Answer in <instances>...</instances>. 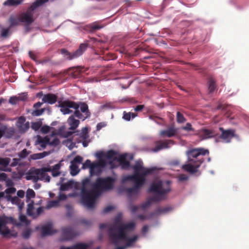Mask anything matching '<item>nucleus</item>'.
<instances>
[{
  "mask_svg": "<svg viewBox=\"0 0 249 249\" xmlns=\"http://www.w3.org/2000/svg\"><path fill=\"white\" fill-rule=\"evenodd\" d=\"M89 182L90 179L89 178H86L83 181L81 200L83 205L87 208L93 209L95 207V200L98 196L102 192L113 189L115 179L110 177L98 178L91 185L92 190H88L85 185Z\"/></svg>",
  "mask_w": 249,
  "mask_h": 249,
  "instance_id": "obj_1",
  "label": "nucleus"
},
{
  "mask_svg": "<svg viewBox=\"0 0 249 249\" xmlns=\"http://www.w3.org/2000/svg\"><path fill=\"white\" fill-rule=\"evenodd\" d=\"M135 227V223L130 222L126 224L120 223L117 224V222L112 226L108 230L109 239L112 244L117 246L122 241H125V245L120 247H124V249L132 246L138 239V236L134 235L131 238L127 236L126 231H132Z\"/></svg>",
  "mask_w": 249,
  "mask_h": 249,
  "instance_id": "obj_2",
  "label": "nucleus"
},
{
  "mask_svg": "<svg viewBox=\"0 0 249 249\" xmlns=\"http://www.w3.org/2000/svg\"><path fill=\"white\" fill-rule=\"evenodd\" d=\"M143 162L141 160L136 161L132 167L134 173L131 175L124 177L123 179V182L132 181L134 183L133 187L126 189V192L129 195L138 194L140 189L145 182V177L153 174L156 170V167L147 168L143 167Z\"/></svg>",
  "mask_w": 249,
  "mask_h": 249,
  "instance_id": "obj_3",
  "label": "nucleus"
},
{
  "mask_svg": "<svg viewBox=\"0 0 249 249\" xmlns=\"http://www.w3.org/2000/svg\"><path fill=\"white\" fill-rule=\"evenodd\" d=\"M172 182L170 180L162 181L160 179H156L153 181L148 188L149 193L157 194L148 198L145 202L142 203L140 208L144 210L148 207L153 202H159L165 198V196L172 190Z\"/></svg>",
  "mask_w": 249,
  "mask_h": 249,
  "instance_id": "obj_4",
  "label": "nucleus"
},
{
  "mask_svg": "<svg viewBox=\"0 0 249 249\" xmlns=\"http://www.w3.org/2000/svg\"><path fill=\"white\" fill-rule=\"evenodd\" d=\"M208 153V150L203 148H193L187 151V162L182 165L181 168L192 174L197 172L198 168L204 161L200 156H204Z\"/></svg>",
  "mask_w": 249,
  "mask_h": 249,
  "instance_id": "obj_5",
  "label": "nucleus"
},
{
  "mask_svg": "<svg viewBox=\"0 0 249 249\" xmlns=\"http://www.w3.org/2000/svg\"><path fill=\"white\" fill-rule=\"evenodd\" d=\"M106 165L107 162L104 159H100L93 162H91L89 160H87L83 163L82 168L84 169L89 168L91 176L93 175L99 176Z\"/></svg>",
  "mask_w": 249,
  "mask_h": 249,
  "instance_id": "obj_6",
  "label": "nucleus"
},
{
  "mask_svg": "<svg viewBox=\"0 0 249 249\" xmlns=\"http://www.w3.org/2000/svg\"><path fill=\"white\" fill-rule=\"evenodd\" d=\"M88 44L82 43L81 44L79 47V48L73 53H70L65 49H62L61 50V53L62 54L64 55V56L68 60H72L75 59L80 56H81L83 53L86 51L87 48Z\"/></svg>",
  "mask_w": 249,
  "mask_h": 249,
  "instance_id": "obj_7",
  "label": "nucleus"
},
{
  "mask_svg": "<svg viewBox=\"0 0 249 249\" xmlns=\"http://www.w3.org/2000/svg\"><path fill=\"white\" fill-rule=\"evenodd\" d=\"M58 107H60V111L63 114L66 115L72 112V110L70 108L77 109L79 107V105L75 102L67 100L58 101Z\"/></svg>",
  "mask_w": 249,
  "mask_h": 249,
  "instance_id": "obj_8",
  "label": "nucleus"
},
{
  "mask_svg": "<svg viewBox=\"0 0 249 249\" xmlns=\"http://www.w3.org/2000/svg\"><path fill=\"white\" fill-rule=\"evenodd\" d=\"M35 11L29 7L25 12H22L19 15L21 22L24 23L27 25L32 24L35 20L33 15Z\"/></svg>",
  "mask_w": 249,
  "mask_h": 249,
  "instance_id": "obj_9",
  "label": "nucleus"
},
{
  "mask_svg": "<svg viewBox=\"0 0 249 249\" xmlns=\"http://www.w3.org/2000/svg\"><path fill=\"white\" fill-rule=\"evenodd\" d=\"M197 134L201 140H206L217 136V133L213 129L202 128L198 131Z\"/></svg>",
  "mask_w": 249,
  "mask_h": 249,
  "instance_id": "obj_10",
  "label": "nucleus"
},
{
  "mask_svg": "<svg viewBox=\"0 0 249 249\" xmlns=\"http://www.w3.org/2000/svg\"><path fill=\"white\" fill-rule=\"evenodd\" d=\"M219 129L221 132L219 137L225 142H230L231 139L235 136V130L234 129H229L225 130L222 127H220Z\"/></svg>",
  "mask_w": 249,
  "mask_h": 249,
  "instance_id": "obj_11",
  "label": "nucleus"
},
{
  "mask_svg": "<svg viewBox=\"0 0 249 249\" xmlns=\"http://www.w3.org/2000/svg\"><path fill=\"white\" fill-rule=\"evenodd\" d=\"M172 140L166 141H157L155 142V147L150 149V151L156 153L160 151L162 149L168 148L169 146V144L172 143Z\"/></svg>",
  "mask_w": 249,
  "mask_h": 249,
  "instance_id": "obj_12",
  "label": "nucleus"
},
{
  "mask_svg": "<svg viewBox=\"0 0 249 249\" xmlns=\"http://www.w3.org/2000/svg\"><path fill=\"white\" fill-rule=\"evenodd\" d=\"M117 152L113 150H110L107 151L104 155V157L109 160L108 163L110 165L111 168H115L117 166L114 163L115 161L117 160V158L116 157Z\"/></svg>",
  "mask_w": 249,
  "mask_h": 249,
  "instance_id": "obj_13",
  "label": "nucleus"
},
{
  "mask_svg": "<svg viewBox=\"0 0 249 249\" xmlns=\"http://www.w3.org/2000/svg\"><path fill=\"white\" fill-rule=\"evenodd\" d=\"M39 169H31L26 174L25 178L27 180H32L36 182L39 180Z\"/></svg>",
  "mask_w": 249,
  "mask_h": 249,
  "instance_id": "obj_14",
  "label": "nucleus"
},
{
  "mask_svg": "<svg viewBox=\"0 0 249 249\" xmlns=\"http://www.w3.org/2000/svg\"><path fill=\"white\" fill-rule=\"evenodd\" d=\"M62 235L64 240H69L76 236V233L72 228L68 227L63 229Z\"/></svg>",
  "mask_w": 249,
  "mask_h": 249,
  "instance_id": "obj_15",
  "label": "nucleus"
},
{
  "mask_svg": "<svg viewBox=\"0 0 249 249\" xmlns=\"http://www.w3.org/2000/svg\"><path fill=\"white\" fill-rule=\"evenodd\" d=\"M178 132V129L174 127L173 126L168 127L166 130H161L160 132V135L162 137H167L171 138L177 135Z\"/></svg>",
  "mask_w": 249,
  "mask_h": 249,
  "instance_id": "obj_16",
  "label": "nucleus"
},
{
  "mask_svg": "<svg viewBox=\"0 0 249 249\" xmlns=\"http://www.w3.org/2000/svg\"><path fill=\"white\" fill-rule=\"evenodd\" d=\"M25 119L23 117L19 118L17 122V126L21 132H25L29 128V122L25 123Z\"/></svg>",
  "mask_w": 249,
  "mask_h": 249,
  "instance_id": "obj_17",
  "label": "nucleus"
},
{
  "mask_svg": "<svg viewBox=\"0 0 249 249\" xmlns=\"http://www.w3.org/2000/svg\"><path fill=\"white\" fill-rule=\"evenodd\" d=\"M56 232L57 231L52 229V224L51 223H48L41 228V236L42 237L52 235Z\"/></svg>",
  "mask_w": 249,
  "mask_h": 249,
  "instance_id": "obj_18",
  "label": "nucleus"
},
{
  "mask_svg": "<svg viewBox=\"0 0 249 249\" xmlns=\"http://www.w3.org/2000/svg\"><path fill=\"white\" fill-rule=\"evenodd\" d=\"M123 169H127L130 167V162L126 160V154L120 155L117 160Z\"/></svg>",
  "mask_w": 249,
  "mask_h": 249,
  "instance_id": "obj_19",
  "label": "nucleus"
},
{
  "mask_svg": "<svg viewBox=\"0 0 249 249\" xmlns=\"http://www.w3.org/2000/svg\"><path fill=\"white\" fill-rule=\"evenodd\" d=\"M57 97L53 94L48 93L43 96L42 101L43 103H47L50 104H53L57 101Z\"/></svg>",
  "mask_w": 249,
  "mask_h": 249,
  "instance_id": "obj_20",
  "label": "nucleus"
},
{
  "mask_svg": "<svg viewBox=\"0 0 249 249\" xmlns=\"http://www.w3.org/2000/svg\"><path fill=\"white\" fill-rule=\"evenodd\" d=\"M49 143V138L48 137H42L40 136H37L36 144L39 145L41 148L44 149Z\"/></svg>",
  "mask_w": 249,
  "mask_h": 249,
  "instance_id": "obj_21",
  "label": "nucleus"
},
{
  "mask_svg": "<svg viewBox=\"0 0 249 249\" xmlns=\"http://www.w3.org/2000/svg\"><path fill=\"white\" fill-rule=\"evenodd\" d=\"M6 223L5 220L2 218H0V234H1L4 236H9L11 235L10 230L7 228L5 227L3 230H2Z\"/></svg>",
  "mask_w": 249,
  "mask_h": 249,
  "instance_id": "obj_22",
  "label": "nucleus"
},
{
  "mask_svg": "<svg viewBox=\"0 0 249 249\" xmlns=\"http://www.w3.org/2000/svg\"><path fill=\"white\" fill-rule=\"evenodd\" d=\"M68 123L70 126V130H75L79 125L80 122L74 118V115H71L68 119Z\"/></svg>",
  "mask_w": 249,
  "mask_h": 249,
  "instance_id": "obj_23",
  "label": "nucleus"
},
{
  "mask_svg": "<svg viewBox=\"0 0 249 249\" xmlns=\"http://www.w3.org/2000/svg\"><path fill=\"white\" fill-rule=\"evenodd\" d=\"M172 210V208L170 206H167L164 208L159 207L156 209L155 212L150 214V216L152 217L155 215H160L162 213H167L171 212Z\"/></svg>",
  "mask_w": 249,
  "mask_h": 249,
  "instance_id": "obj_24",
  "label": "nucleus"
},
{
  "mask_svg": "<svg viewBox=\"0 0 249 249\" xmlns=\"http://www.w3.org/2000/svg\"><path fill=\"white\" fill-rule=\"evenodd\" d=\"M9 22L10 23L9 28L19 25L21 22L19 15L11 16L9 18Z\"/></svg>",
  "mask_w": 249,
  "mask_h": 249,
  "instance_id": "obj_25",
  "label": "nucleus"
},
{
  "mask_svg": "<svg viewBox=\"0 0 249 249\" xmlns=\"http://www.w3.org/2000/svg\"><path fill=\"white\" fill-rule=\"evenodd\" d=\"M10 159L9 158H1L0 157V165L3 166V167L0 168V170L4 171H10L8 169H6V167L8 166L10 162Z\"/></svg>",
  "mask_w": 249,
  "mask_h": 249,
  "instance_id": "obj_26",
  "label": "nucleus"
},
{
  "mask_svg": "<svg viewBox=\"0 0 249 249\" xmlns=\"http://www.w3.org/2000/svg\"><path fill=\"white\" fill-rule=\"evenodd\" d=\"M48 1L49 0H36L29 7L35 11L36 8L42 6Z\"/></svg>",
  "mask_w": 249,
  "mask_h": 249,
  "instance_id": "obj_27",
  "label": "nucleus"
},
{
  "mask_svg": "<svg viewBox=\"0 0 249 249\" xmlns=\"http://www.w3.org/2000/svg\"><path fill=\"white\" fill-rule=\"evenodd\" d=\"M78 104L79 105L80 111L86 116H87L88 117H89L90 113L89 112L87 104L85 103H80Z\"/></svg>",
  "mask_w": 249,
  "mask_h": 249,
  "instance_id": "obj_28",
  "label": "nucleus"
},
{
  "mask_svg": "<svg viewBox=\"0 0 249 249\" xmlns=\"http://www.w3.org/2000/svg\"><path fill=\"white\" fill-rule=\"evenodd\" d=\"M81 68L80 67L72 68L70 69V74L73 78L78 77L80 74Z\"/></svg>",
  "mask_w": 249,
  "mask_h": 249,
  "instance_id": "obj_29",
  "label": "nucleus"
},
{
  "mask_svg": "<svg viewBox=\"0 0 249 249\" xmlns=\"http://www.w3.org/2000/svg\"><path fill=\"white\" fill-rule=\"evenodd\" d=\"M24 0H7L4 3V5L13 6H18L21 4Z\"/></svg>",
  "mask_w": 249,
  "mask_h": 249,
  "instance_id": "obj_30",
  "label": "nucleus"
},
{
  "mask_svg": "<svg viewBox=\"0 0 249 249\" xmlns=\"http://www.w3.org/2000/svg\"><path fill=\"white\" fill-rule=\"evenodd\" d=\"M87 246L85 244L79 243L69 247L62 246L60 249H87Z\"/></svg>",
  "mask_w": 249,
  "mask_h": 249,
  "instance_id": "obj_31",
  "label": "nucleus"
},
{
  "mask_svg": "<svg viewBox=\"0 0 249 249\" xmlns=\"http://www.w3.org/2000/svg\"><path fill=\"white\" fill-rule=\"evenodd\" d=\"M208 90L210 93H213L216 88L215 81L212 78H209L208 82Z\"/></svg>",
  "mask_w": 249,
  "mask_h": 249,
  "instance_id": "obj_32",
  "label": "nucleus"
},
{
  "mask_svg": "<svg viewBox=\"0 0 249 249\" xmlns=\"http://www.w3.org/2000/svg\"><path fill=\"white\" fill-rule=\"evenodd\" d=\"M61 164L60 163L55 164L52 167V176L54 177H58L60 175L59 170L61 168Z\"/></svg>",
  "mask_w": 249,
  "mask_h": 249,
  "instance_id": "obj_33",
  "label": "nucleus"
},
{
  "mask_svg": "<svg viewBox=\"0 0 249 249\" xmlns=\"http://www.w3.org/2000/svg\"><path fill=\"white\" fill-rule=\"evenodd\" d=\"M39 180H44L46 182H50V177L45 172L43 171L41 169H39Z\"/></svg>",
  "mask_w": 249,
  "mask_h": 249,
  "instance_id": "obj_34",
  "label": "nucleus"
},
{
  "mask_svg": "<svg viewBox=\"0 0 249 249\" xmlns=\"http://www.w3.org/2000/svg\"><path fill=\"white\" fill-rule=\"evenodd\" d=\"M79 107H78L77 109H74L75 111L74 112V117H76L79 119H81L82 121H84L86 119L88 118L87 116H86L83 113H82L79 109Z\"/></svg>",
  "mask_w": 249,
  "mask_h": 249,
  "instance_id": "obj_35",
  "label": "nucleus"
},
{
  "mask_svg": "<svg viewBox=\"0 0 249 249\" xmlns=\"http://www.w3.org/2000/svg\"><path fill=\"white\" fill-rule=\"evenodd\" d=\"M34 204V201H31L27 205V213L29 215L34 216V213H33Z\"/></svg>",
  "mask_w": 249,
  "mask_h": 249,
  "instance_id": "obj_36",
  "label": "nucleus"
},
{
  "mask_svg": "<svg viewBox=\"0 0 249 249\" xmlns=\"http://www.w3.org/2000/svg\"><path fill=\"white\" fill-rule=\"evenodd\" d=\"M71 174L75 176L79 172L78 166L76 164L71 163L70 166Z\"/></svg>",
  "mask_w": 249,
  "mask_h": 249,
  "instance_id": "obj_37",
  "label": "nucleus"
},
{
  "mask_svg": "<svg viewBox=\"0 0 249 249\" xmlns=\"http://www.w3.org/2000/svg\"><path fill=\"white\" fill-rule=\"evenodd\" d=\"M137 116V114L135 113L124 112L123 118L126 121H130L131 117L135 118Z\"/></svg>",
  "mask_w": 249,
  "mask_h": 249,
  "instance_id": "obj_38",
  "label": "nucleus"
},
{
  "mask_svg": "<svg viewBox=\"0 0 249 249\" xmlns=\"http://www.w3.org/2000/svg\"><path fill=\"white\" fill-rule=\"evenodd\" d=\"M104 26L98 24L96 23H93L92 24L90 25L89 28L90 31L91 32H94L96 30H100L102 28H103Z\"/></svg>",
  "mask_w": 249,
  "mask_h": 249,
  "instance_id": "obj_39",
  "label": "nucleus"
},
{
  "mask_svg": "<svg viewBox=\"0 0 249 249\" xmlns=\"http://www.w3.org/2000/svg\"><path fill=\"white\" fill-rule=\"evenodd\" d=\"M80 136L83 140H86L89 138V135L88 134V128L87 127H84L82 129Z\"/></svg>",
  "mask_w": 249,
  "mask_h": 249,
  "instance_id": "obj_40",
  "label": "nucleus"
},
{
  "mask_svg": "<svg viewBox=\"0 0 249 249\" xmlns=\"http://www.w3.org/2000/svg\"><path fill=\"white\" fill-rule=\"evenodd\" d=\"M59 204V201L51 200L48 202L46 208L49 209L52 207H57Z\"/></svg>",
  "mask_w": 249,
  "mask_h": 249,
  "instance_id": "obj_41",
  "label": "nucleus"
},
{
  "mask_svg": "<svg viewBox=\"0 0 249 249\" xmlns=\"http://www.w3.org/2000/svg\"><path fill=\"white\" fill-rule=\"evenodd\" d=\"M177 121L178 123H183L186 121V119L183 114L179 111L177 112Z\"/></svg>",
  "mask_w": 249,
  "mask_h": 249,
  "instance_id": "obj_42",
  "label": "nucleus"
},
{
  "mask_svg": "<svg viewBox=\"0 0 249 249\" xmlns=\"http://www.w3.org/2000/svg\"><path fill=\"white\" fill-rule=\"evenodd\" d=\"M35 192L31 189H28L26 192V198L28 199L34 198L35 196Z\"/></svg>",
  "mask_w": 249,
  "mask_h": 249,
  "instance_id": "obj_43",
  "label": "nucleus"
},
{
  "mask_svg": "<svg viewBox=\"0 0 249 249\" xmlns=\"http://www.w3.org/2000/svg\"><path fill=\"white\" fill-rule=\"evenodd\" d=\"M45 110V108H41L40 109H36L35 110H34L32 112V115L34 116H39L42 115Z\"/></svg>",
  "mask_w": 249,
  "mask_h": 249,
  "instance_id": "obj_44",
  "label": "nucleus"
},
{
  "mask_svg": "<svg viewBox=\"0 0 249 249\" xmlns=\"http://www.w3.org/2000/svg\"><path fill=\"white\" fill-rule=\"evenodd\" d=\"M83 160V158L80 156H76L71 161V163L76 164L80 163Z\"/></svg>",
  "mask_w": 249,
  "mask_h": 249,
  "instance_id": "obj_45",
  "label": "nucleus"
},
{
  "mask_svg": "<svg viewBox=\"0 0 249 249\" xmlns=\"http://www.w3.org/2000/svg\"><path fill=\"white\" fill-rule=\"evenodd\" d=\"M29 154V153L27 151V149H24L18 154V156L20 158L23 159L26 158Z\"/></svg>",
  "mask_w": 249,
  "mask_h": 249,
  "instance_id": "obj_46",
  "label": "nucleus"
},
{
  "mask_svg": "<svg viewBox=\"0 0 249 249\" xmlns=\"http://www.w3.org/2000/svg\"><path fill=\"white\" fill-rule=\"evenodd\" d=\"M181 129L187 131H194V129L192 127V124L189 123H187L185 126H182Z\"/></svg>",
  "mask_w": 249,
  "mask_h": 249,
  "instance_id": "obj_47",
  "label": "nucleus"
},
{
  "mask_svg": "<svg viewBox=\"0 0 249 249\" xmlns=\"http://www.w3.org/2000/svg\"><path fill=\"white\" fill-rule=\"evenodd\" d=\"M32 230L31 229H27L24 231L22 233V236L24 239H28L30 236Z\"/></svg>",
  "mask_w": 249,
  "mask_h": 249,
  "instance_id": "obj_48",
  "label": "nucleus"
},
{
  "mask_svg": "<svg viewBox=\"0 0 249 249\" xmlns=\"http://www.w3.org/2000/svg\"><path fill=\"white\" fill-rule=\"evenodd\" d=\"M41 125V124L40 122H36L33 123L32 124L31 127L33 129H34L35 130H37L40 128Z\"/></svg>",
  "mask_w": 249,
  "mask_h": 249,
  "instance_id": "obj_49",
  "label": "nucleus"
},
{
  "mask_svg": "<svg viewBox=\"0 0 249 249\" xmlns=\"http://www.w3.org/2000/svg\"><path fill=\"white\" fill-rule=\"evenodd\" d=\"M115 209V207L113 206H107L106 207H105L104 210H103V213H108L111 211Z\"/></svg>",
  "mask_w": 249,
  "mask_h": 249,
  "instance_id": "obj_50",
  "label": "nucleus"
},
{
  "mask_svg": "<svg viewBox=\"0 0 249 249\" xmlns=\"http://www.w3.org/2000/svg\"><path fill=\"white\" fill-rule=\"evenodd\" d=\"M10 28L9 27L6 29L3 28L1 31V36L3 37H7L8 35Z\"/></svg>",
  "mask_w": 249,
  "mask_h": 249,
  "instance_id": "obj_51",
  "label": "nucleus"
},
{
  "mask_svg": "<svg viewBox=\"0 0 249 249\" xmlns=\"http://www.w3.org/2000/svg\"><path fill=\"white\" fill-rule=\"evenodd\" d=\"M71 186V184L70 183H64L62 184L60 186V190L61 191H66L68 190Z\"/></svg>",
  "mask_w": 249,
  "mask_h": 249,
  "instance_id": "obj_52",
  "label": "nucleus"
},
{
  "mask_svg": "<svg viewBox=\"0 0 249 249\" xmlns=\"http://www.w3.org/2000/svg\"><path fill=\"white\" fill-rule=\"evenodd\" d=\"M59 140L57 138H54L52 142L49 141V144L50 145L57 146L59 144Z\"/></svg>",
  "mask_w": 249,
  "mask_h": 249,
  "instance_id": "obj_53",
  "label": "nucleus"
},
{
  "mask_svg": "<svg viewBox=\"0 0 249 249\" xmlns=\"http://www.w3.org/2000/svg\"><path fill=\"white\" fill-rule=\"evenodd\" d=\"M19 161H20L19 159L14 158L13 159V161L11 163L10 166L12 167L16 166L19 164Z\"/></svg>",
  "mask_w": 249,
  "mask_h": 249,
  "instance_id": "obj_54",
  "label": "nucleus"
},
{
  "mask_svg": "<svg viewBox=\"0 0 249 249\" xmlns=\"http://www.w3.org/2000/svg\"><path fill=\"white\" fill-rule=\"evenodd\" d=\"M188 179V177L184 174H181L178 176V180L180 181L187 180Z\"/></svg>",
  "mask_w": 249,
  "mask_h": 249,
  "instance_id": "obj_55",
  "label": "nucleus"
},
{
  "mask_svg": "<svg viewBox=\"0 0 249 249\" xmlns=\"http://www.w3.org/2000/svg\"><path fill=\"white\" fill-rule=\"evenodd\" d=\"M44 209L42 207H39L36 210V213H34V216H38L43 212Z\"/></svg>",
  "mask_w": 249,
  "mask_h": 249,
  "instance_id": "obj_56",
  "label": "nucleus"
},
{
  "mask_svg": "<svg viewBox=\"0 0 249 249\" xmlns=\"http://www.w3.org/2000/svg\"><path fill=\"white\" fill-rule=\"evenodd\" d=\"M50 127L49 126H43L41 128V131L44 133H47L49 132Z\"/></svg>",
  "mask_w": 249,
  "mask_h": 249,
  "instance_id": "obj_57",
  "label": "nucleus"
},
{
  "mask_svg": "<svg viewBox=\"0 0 249 249\" xmlns=\"http://www.w3.org/2000/svg\"><path fill=\"white\" fill-rule=\"evenodd\" d=\"M67 198V196L66 195L63 194H60L59 195L58 199L57 200V201H59V202L60 201L64 200L66 199Z\"/></svg>",
  "mask_w": 249,
  "mask_h": 249,
  "instance_id": "obj_58",
  "label": "nucleus"
},
{
  "mask_svg": "<svg viewBox=\"0 0 249 249\" xmlns=\"http://www.w3.org/2000/svg\"><path fill=\"white\" fill-rule=\"evenodd\" d=\"M17 99L16 97H11L10 98L9 102L13 105L16 104L17 103Z\"/></svg>",
  "mask_w": 249,
  "mask_h": 249,
  "instance_id": "obj_59",
  "label": "nucleus"
},
{
  "mask_svg": "<svg viewBox=\"0 0 249 249\" xmlns=\"http://www.w3.org/2000/svg\"><path fill=\"white\" fill-rule=\"evenodd\" d=\"M29 55L33 60H34V61H36L37 56L33 52L30 51L29 52Z\"/></svg>",
  "mask_w": 249,
  "mask_h": 249,
  "instance_id": "obj_60",
  "label": "nucleus"
},
{
  "mask_svg": "<svg viewBox=\"0 0 249 249\" xmlns=\"http://www.w3.org/2000/svg\"><path fill=\"white\" fill-rule=\"evenodd\" d=\"M16 189L15 188H9L5 190L7 194H13L15 192Z\"/></svg>",
  "mask_w": 249,
  "mask_h": 249,
  "instance_id": "obj_61",
  "label": "nucleus"
},
{
  "mask_svg": "<svg viewBox=\"0 0 249 249\" xmlns=\"http://www.w3.org/2000/svg\"><path fill=\"white\" fill-rule=\"evenodd\" d=\"M7 178V175L4 173H0V180H6Z\"/></svg>",
  "mask_w": 249,
  "mask_h": 249,
  "instance_id": "obj_62",
  "label": "nucleus"
},
{
  "mask_svg": "<svg viewBox=\"0 0 249 249\" xmlns=\"http://www.w3.org/2000/svg\"><path fill=\"white\" fill-rule=\"evenodd\" d=\"M39 155L38 153L37 154H34L30 156V157L33 160H38L40 159V157H39Z\"/></svg>",
  "mask_w": 249,
  "mask_h": 249,
  "instance_id": "obj_63",
  "label": "nucleus"
},
{
  "mask_svg": "<svg viewBox=\"0 0 249 249\" xmlns=\"http://www.w3.org/2000/svg\"><path fill=\"white\" fill-rule=\"evenodd\" d=\"M144 105H140L137 106L134 109L136 111H141L144 108Z\"/></svg>",
  "mask_w": 249,
  "mask_h": 249,
  "instance_id": "obj_64",
  "label": "nucleus"
}]
</instances>
